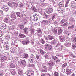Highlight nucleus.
<instances>
[{"label": "nucleus", "instance_id": "34", "mask_svg": "<svg viewBox=\"0 0 76 76\" xmlns=\"http://www.w3.org/2000/svg\"><path fill=\"white\" fill-rule=\"evenodd\" d=\"M23 31L25 34H28V28H24Z\"/></svg>", "mask_w": 76, "mask_h": 76}, {"label": "nucleus", "instance_id": "37", "mask_svg": "<svg viewBox=\"0 0 76 76\" xmlns=\"http://www.w3.org/2000/svg\"><path fill=\"white\" fill-rule=\"evenodd\" d=\"M8 4L9 6L12 7V6H13V3H12L11 2H10L8 3Z\"/></svg>", "mask_w": 76, "mask_h": 76}, {"label": "nucleus", "instance_id": "4", "mask_svg": "<svg viewBox=\"0 0 76 76\" xmlns=\"http://www.w3.org/2000/svg\"><path fill=\"white\" fill-rule=\"evenodd\" d=\"M35 56L33 55H32L29 58L28 62L31 63H34L35 62Z\"/></svg>", "mask_w": 76, "mask_h": 76}, {"label": "nucleus", "instance_id": "20", "mask_svg": "<svg viewBox=\"0 0 76 76\" xmlns=\"http://www.w3.org/2000/svg\"><path fill=\"white\" fill-rule=\"evenodd\" d=\"M64 1H62L59 3L58 5L59 7H64Z\"/></svg>", "mask_w": 76, "mask_h": 76}, {"label": "nucleus", "instance_id": "11", "mask_svg": "<svg viewBox=\"0 0 76 76\" xmlns=\"http://www.w3.org/2000/svg\"><path fill=\"white\" fill-rule=\"evenodd\" d=\"M2 9L4 11L7 12L9 9V8L7 5H4L3 6Z\"/></svg>", "mask_w": 76, "mask_h": 76}, {"label": "nucleus", "instance_id": "28", "mask_svg": "<svg viewBox=\"0 0 76 76\" xmlns=\"http://www.w3.org/2000/svg\"><path fill=\"white\" fill-rule=\"evenodd\" d=\"M75 27V25H72L71 26H69L68 28V29H73Z\"/></svg>", "mask_w": 76, "mask_h": 76}, {"label": "nucleus", "instance_id": "8", "mask_svg": "<svg viewBox=\"0 0 76 76\" xmlns=\"http://www.w3.org/2000/svg\"><path fill=\"white\" fill-rule=\"evenodd\" d=\"M45 48L46 50H51L52 49V46L48 44H46L45 46Z\"/></svg>", "mask_w": 76, "mask_h": 76}, {"label": "nucleus", "instance_id": "57", "mask_svg": "<svg viewBox=\"0 0 76 76\" xmlns=\"http://www.w3.org/2000/svg\"><path fill=\"white\" fill-rule=\"evenodd\" d=\"M10 68H14V67H15V65L13 64L10 65Z\"/></svg>", "mask_w": 76, "mask_h": 76}, {"label": "nucleus", "instance_id": "52", "mask_svg": "<svg viewBox=\"0 0 76 76\" xmlns=\"http://www.w3.org/2000/svg\"><path fill=\"white\" fill-rule=\"evenodd\" d=\"M52 31H53V32L54 33H55V34H56V33H57V29H56V28H55V29H53L52 30Z\"/></svg>", "mask_w": 76, "mask_h": 76}, {"label": "nucleus", "instance_id": "64", "mask_svg": "<svg viewBox=\"0 0 76 76\" xmlns=\"http://www.w3.org/2000/svg\"><path fill=\"white\" fill-rule=\"evenodd\" d=\"M54 76H57V72H54Z\"/></svg>", "mask_w": 76, "mask_h": 76}, {"label": "nucleus", "instance_id": "3", "mask_svg": "<svg viewBox=\"0 0 76 76\" xmlns=\"http://www.w3.org/2000/svg\"><path fill=\"white\" fill-rule=\"evenodd\" d=\"M37 34L38 36V38L39 39L42 37V30L41 29L39 28L36 30Z\"/></svg>", "mask_w": 76, "mask_h": 76}, {"label": "nucleus", "instance_id": "33", "mask_svg": "<svg viewBox=\"0 0 76 76\" xmlns=\"http://www.w3.org/2000/svg\"><path fill=\"white\" fill-rule=\"evenodd\" d=\"M11 72V74H12V75H16V71L15 69H12Z\"/></svg>", "mask_w": 76, "mask_h": 76}, {"label": "nucleus", "instance_id": "31", "mask_svg": "<svg viewBox=\"0 0 76 76\" xmlns=\"http://www.w3.org/2000/svg\"><path fill=\"white\" fill-rule=\"evenodd\" d=\"M31 9L35 12H38V10L36 9L34 6H33L31 7Z\"/></svg>", "mask_w": 76, "mask_h": 76}, {"label": "nucleus", "instance_id": "60", "mask_svg": "<svg viewBox=\"0 0 76 76\" xmlns=\"http://www.w3.org/2000/svg\"><path fill=\"white\" fill-rule=\"evenodd\" d=\"M68 24L67 22H66L65 23L62 25V26H67V25Z\"/></svg>", "mask_w": 76, "mask_h": 76}, {"label": "nucleus", "instance_id": "27", "mask_svg": "<svg viewBox=\"0 0 76 76\" xmlns=\"http://www.w3.org/2000/svg\"><path fill=\"white\" fill-rule=\"evenodd\" d=\"M58 35H60L61 34V33H62V29H61V28L59 27L58 28Z\"/></svg>", "mask_w": 76, "mask_h": 76}, {"label": "nucleus", "instance_id": "35", "mask_svg": "<svg viewBox=\"0 0 76 76\" xmlns=\"http://www.w3.org/2000/svg\"><path fill=\"white\" fill-rule=\"evenodd\" d=\"M18 6L19 7H20L22 8V7L24 6V4L20 2L19 5H18Z\"/></svg>", "mask_w": 76, "mask_h": 76}, {"label": "nucleus", "instance_id": "21", "mask_svg": "<svg viewBox=\"0 0 76 76\" xmlns=\"http://www.w3.org/2000/svg\"><path fill=\"white\" fill-rule=\"evenodd\" d=\"M42 23L44 24V25H48L50 22H49V21L44 20L42 21Z\"/></svg>", "mask_w": 76, "mask_h": 76}, {"label": "nucleus", "instance_id": "50", "mask_svg": "<svg viewBox=\"0 0 76 76\" xmlns=\"http://www.w3.org/2000/svg\"><path fill=\"white\" fill-rule=\"evenodd\" d=\"M19 28L20 29H22L24 28V25H19Z\"/></svg>", "mask_w": 76, "mask_h": 76}, {"label": "nucleus", "instance_id": "9", "mask_svg": "<svg viewBox=\"0 0 76 76\" xmlns=\"http://www.w3.org/2000/svg\"><path fill=\"white\" fill-rule=\"evenodd\" d=\"M33 71L31 69H29L27 72V75L28 76H33Z\"/></svg>", "mask_w": 76, "mask_h": 76}, {"label": "nucleus", "instance_id": "13", "mask_svg": "<svg viewBox=\"0 0 76 76\" xmlns=\"http://www.w3.org/2000/svg\"><path fill=\"white\" fill-rule=\"evenodd\" d=\"M71 40L74 43H76V37L75 35H72L71 37Z\"/></svg>", "mask_w": 76, "mask_h": 76}, {"label": "nucleus", "instance_id": "41", "mask_svg": "<svg viewBox=\"0 0 76 76\" xmlns=\"http://www.w3.org/2000/svg\"><path fill=\"white\" fill-rule=\"evenodd\" d=\"M70 56L72 57V58H76V55H75L72 53H71V54Z\"/></svg>", "mask_w": 76, "mask_h": 76}, {"label": "nucleus", "instance_id": "6", "mask_svg": "<svg viewBox=\"0 0 76 76\" xmlns=\"http://www.w3.org/2000/svg\"><path fill=\"white\" fill-rule=\"evenodd\" d=\"M6 25L4 23H3L1 25L0 29L2 31H5L6 29Z\"/></svg>", "mask_w": 76, "mask_h": 76}, {"label": "nucleus", "instance_id": "54", "mask_svg": "<svg viewBox=\"0 0 76 76\" xmlns=\"http://www.w3.org/2000/svg\"><path fill=\"white\" fill-rule=\"evenodd\" d=\"M23 72L22 71L18 70V73L19 74H20V75H21L22 73V72Z\"/></svg>", "mask_w": 76, "mask_h": 76}, {"label": "nucleus", "instance_id": "12", "mask_svg": "<svg viewBox=\"0 0 76 76\" xmlns=\"http://www.w3.org/2000/svg\"><path fill=\"white\" fill-rule=\"evenodd\" d=\"M18 51L17 52V54H19L20 56H22L23 54V51L22 49L19 48Z\"/></svg>", "mask_w": 76, "mask_h": 76}, {"label": "nucleus", "instance_id": "15", "mask_svg": "<svg viewBox=\"0 0 76 76\" xmlns=\"http://www.w3.org/2000/svg\"><path fill=\"white\" fill-rule=\"evenodd\" d=\"M53 12V9L51 8H47L46 10V13L48 14L51 13Z\"/></svg>", "mask_w": 76, "mask_h": 76}, {"label": "nucleus", "instance_id": "42", "mask_svg": "<svg viewBox=\"0 0 76 76\" xmlns=\"http://www.w3.org/2000/svg\"><path fill=\"white\" fill-rule=\"evenodd\" d=\"M23 58H27L28 57V54H24L23 56Z\"/></svg>", "mask_w": 76, "mask_h": 76}, {"label": "nucleus", "instance_id": "61", "mask_svg": "<svg viewBox=\"0 0 76 76\" xmlns=\"http://www.w3.org/2000/svg\"><path fill=\"white\" fill-rule=\"evenodd\" d=\"M26 6H27V7H29V3L27 2H26Z\"/></svg>", "mask_w": 76, "mask_h": 76}, {"label": "nucleus", "instance_id": "44", "mask_svg": "<svg viewBox=\"0 0 76 76\" xmlns=\"http://www.w3.org/2000/svg\"><path fill=\"white\" fill-rule=\"evenodd\" d=\"M40 54L43 55L45 53V52L43 50H42V49H40Z\"/></svg>", "mask_w": 76, "mask_h": 76}, {"label": "nucleus", "instance_id": "55", "mask_svg": "<svg viewBox=\"0 0 76 76\" xmlns=\"http://www.w3.org/2000/svg\"><path fill=\"white\" fill-rule=\"evenodd\" d=\"M23 23H24V24H26V19H23Z\"/></svg>", "mask_w": 76, "mask_h": 76}, {"label": "nucleus", "instance_id": "49", "mask_svg": "<svg viewBox=\"0 0 76 76\" xmlns=\"http://www.w3.org/2000/svg\"><path fill=\"white\" fill-rule=\"evenodd\" d=\"M11 51L12 53H15L16 51V48H14L11 50Z\"/></svg>", "mask_w": 76, "mask_h": 76}, {"label": "nucleus", "instance_id": "36", "mask_svg": "<svg viewBox=\"0 0 76 76\" xmlns=\"http://www.w3.org/2000/svg\"><path fill=\"white\" fill-rule=\"evenodd\" d=\"M40 42L42 43V44H44L45 43V42L44 41V39L43 38H41L40 40Z\"/></svg>", "mask_w": 76, "mask_h": 76}, {"label": "nucleus", "instance_id": "2", "mask_svg": "<svg viewBox=\"0 0 76 76\" xmlns=\"http://www.w3.org/2000/svg\"><path fill=\"white\" fill-rule=\"evenodd\" d=\"M48 64L49 66V67H48V70L50 71L53 68V66L54 65V62L52 60L50 61L48 63Z\"/></svg>", "mask_w": 76, "mask_h": 76}, {"label": "nucleus", "instance_id": "59", "mask_svg": "<svg viewBox=\"0 0 76 76\" xmlns=\"http://www.w3.org/2000/svg\"><path fill=\"white\" fill-rule=\"evenodd\" d=\"M48 54H45V56L44 57L47 59L48 58Z\"/></svg>", "mask_w": 76, "mask_h": 76}, {"label": "nucleus", "instance_id": "51", "mask_svg": "<svg viewBox=\"0 0 76 76\" xmlns=\"http://www.w3.org/2000/svg\"><path fill=\"white\" fill-rule=\"evenodd\" d=\"M53 59L54 60H56L57 59V57L56 56H53L52 57Z\"/></svg>", "mask_w": 76, "mask_h": 76}, {"label": "nucleus", "instance_id": "46", "mask_svg": "<svg viewBox=\"0 0 76 76\" xmlns=\"http://www.w3.org/2000/svg\"><path fill=\"white\" fill-rule=\"evenodd\" d=\"M12 33L13 34H14L15 35H17L18 34V33L16 31H13Z\"/></svg>", "mask_w": 76, "mask_h": 76}, {"label": "nucleus", "instance_id": "30", "mask_svg": "<svg viewBox=\"0 0 76 76\" xmlns=\"http://www.w3.org/2000/svg\"><path fill=\"white\" fill-rule=\"evenodd\" d=\"M7 57L6 56H4L2 57L1 59V60L2 62L3 61L5 60H7Z\"/></svg>", "mask_w": 76, "mask_h": 76}, {"label": "nucleus", "instance_id": "48", "mask_svg": "<svg viewBox=\"0 0 76 76\" xmlns=\"http://www.w3.org/2000/svg\"><path fill=\"white\" fill-rule=\"evenodd\" d=\"M5 37L6 39H7V40H9L10 39V36L8 35H5Z\"/></svg>", "mask_w": 76, "mask_h": 76}, {"label": "nucleus", "instance_id": "14", "mask_svg": "<svg viewBox=\"0 0 76 76\" xmlns=\"http://www.w3.org/2000/svg\"><path fill=\"white\" fill-rule=\"evenodd\" d=\"M10 17L13 20H15L16 19V14L14 13H11L10 15Z\"/></svg>", "mask_w": 76, "mask_h": 76}, {"label": "nucleus", "instance_id": "39", "mask_svg": "<svg viewBox=\"0 0 76 76\" xmlns=\"http://www.w3.org/2000/svg\"><path fill=\"white\" fill-rule=\"evenodd\" d=\"M16 15H17V17L18 18H19L21 16V15L20 14V13L19 12H18L16 13Z\"/></svg>", "mask_w": 76, "mask_h": 76}, {"label": "nucleus", "instance_id": "26", "mask_svg": "<svg viewBox=\"0 0 76 76\" xmlns=\"http://www.w3.org/2000/svg\"><path fill=\"white\" fill-rule=\"evenodd\" d=\"M71 72H72V70L67 69L66 70V73L67 75H69V74L71 73Z\"/></svg>", "mask_w": 76, "mask_h": 76}, {"label": "nucleus", "instance_id": "43", "mask_svg": "<svg viewBox=\"0 0 76 76\" xmlns=\"http://www.w3.org/2000/svg\"><path fill=\"white\" fill-rule=\"evenodd\" d=\"M43 16L44 19H47L48 17V15L46 14L45 13H43Z\"/></svg>", "mask_w": 76, "mask_h": 76}, {"label": "nucleus", "instance_id": "16", "mask_svg": "<svg viewBox=\"0 0 76 76\" xmlns=\"http://www.w3.org/2000/svg\"><path fill=\"white\" fill-rule=\"evenodd\" d=\"M42 71L44 73H46L47 72V67L46 66H42Z\"/></svg>", "mask_w": 76, "mask_h": 76}, {"label": "nucleus", "instance_id": "58", "mask_svg": "<svg viewBox=\"0 0 76 76\" xmlns=\"http://www.w3.org/2000/svg\"><path fill=\"white\" fill-rule=\"evenodd\" d=\"M76 46L75 45H72V49H75L76 48Z\"/></svg>", "mask_w": 76, "mask_h": 76}, {"label": "nucleus", "instance_id": "47", "mask_svg": "<svg viewBox=\"0 0 76 76\" xmlns=\"http://www.w3.org/2000/svg\"><path fill=\"white\" fill-rule=\"evenodd\" d=\"M26 42L27 43V44H28L29 43V38H27L26 39Z\"/></svg>", "mask_w": 76, "mask_h": 76}, {"label": "nucleus", "instance_id": "19", "mask_svg": "<svg viewBox=\"0 0 76 76\" xmlns=\"http://www.w3.org/2000/svg\"><path fill=\"white\" fill-rule=\"evenodd\" d=\"M59 38L61 42H63V41H64L65 38H64V37H63V36H59Z\"/></svg>", "mask_w": 76, "mask_h": 76}, {"label": "nucleus", "instance_id": "24", "mask_svg": "<svg viewBox=\"0 0 76 76\" xmlns=\"http://www.w3.org/2000/svg\"><path fill=\"white\" fill-rule=\"evenodd\" d=\"M11 45H18V43L16 42V41L12 40V41Z\"/></svg>", "mask_w": 76, "mask_h": 76}, {"label": "nucleus", "instance_id": "56", "mask_svg": "<svg viewBox=\"0 0 76 76\" xmlns=\"http://www.w3.org/2000/svg\"><path fill=\"white\" fill-rule=\"evenodd\" d=\"M59 13H63V10H60V11L58 10V12Z\"/></svg>", "mask_w": 76, "mask_h": 76}, {"label": "nucleus", "instance_id": "5", "mask_svg": "<svg viewBox=\"0 0 76 76\" xmlns=\"http://www.w3.org/2000/svg\"><path fill=\"white\" fill-rule=\"evenodd\" d=\"M19 64H20V65L22 66H26V61L25 60H22L20 61Z\"/></svg>", "mask_w": 76, "mask_h": 76}, {"label": "nucleus", "instance_id": "10", "mask_svg": "<svg viewBox=\"0 0 76 76\" xmlns=\"http://www.w3.org/2000/svg\"><path fill=\"white\" fill-rule=\"evenodd\" d=\"M70 6L73 9H75L76 7V3L75 1H72L70 3Z\"/></svg>", "mask_w": 76, "mask_h": 76}, {"label": "nucleus", "instance_id": "32", "mask_svg": "<svg viewBox=\"0 0 76 76\" xmlns=\"http://www.w3.org/2000/svg\"><path fill=\"white\" fill-rule=\"evenodd\" d=\"M48 37L49 40H52L54 39V37L53 36L48 35Z\"/></svg>", "mask_w": 76, "mask_h": 76}, {"label": "nucleus", "instance_id": "53", "mask_svg": "<svg viewBox=\"0 0 76 76\" xmlns=\"http://www.w3.org/2000/svg\"><path fill=\"white\" fill-rule=\"evenodd\" d=\"M22 44L23 45H25V44H27V43L25 40H23L22 42Z\"/></svg>", "mask_w": 76, "mask_h": 76}, {"label": "nucleus", "instance_id": "29", "mask_svg": "<svg viewBox=\"0 0 76 76\" xmlns=\"http://www.w3.org/2000/svg\"><path fill=\"white\" fill-rule=\"evenodd\" d=\"M25 35L23 34H20L19 35V37L20 38H25Z\"/></svg>", "mask_w": 76, "mask_h": 76}, {"label": "nucleus", "instance_id": "17", "mask_svg": "<svg viewBox=\"0 0 76 76\" xmlns=\"http://www.w3.org/2000/svg\"><path fill=\"white\" fill-rule=\"evenodd\" d=\"M69 22L70 23H75V19L73 17H71L69 20Z\"/></svg>", "mask_w": 76, "mask_h": 76}, {"label": "nucleus", "instance_id": "38", "mask_svg": "<svg viewBox=\"0 0 76 76\" xmlns=\"http://www.w3.org/2000/svg\"><path fill=\"white\" fill-rule=\"evenodd\" d=\"M67 65V64L66 62L65 63L62 65V68H64V67H66Z\"/></svg>", "mask_w": 76, "mask_h": 76}, {"label": "nucleus", "instance_id": "45", "mask_svg": "<svg viewBox=\"0 0 76 76\" xmlns=\"http://www.w3.org/2000/svg\"><path fill=\"white\" fill-rule=\"evenodd\" d=\"M60 61V60L59 59H58L57 60V63H58V67H60L61 66V64L60 63V62H59Z\"/></svg>", "mask_w": 76, "mask_h": 76}, {"label": "nucleus", "instance_id": "40", "mask_svg": "<svg viewBox=\"0 0 76 76\" xmlns=\"http://www.w3.org/2000/svg\"><path fill=\"white\" fill-rule=\"evenodd\" d=\"M67 21V20L64 19H62V20H61V23H64L65 22H66Z\"/></svg>", "mask_w": 76, "mask_h": 76}, {"label": "nucleus", "instance_id": "62", "mask_svg": "<svg viewBox=\"0 0 76 76\" xmlns=\"http://www.w3.org/2000/svg\"><path fill=\"white\" fill-rule=\"evenodd\" d=\"M58 45V46H59V47H61V43L60 42H59L57 44Z\"/></svg>", "mask_w": 76, "mask_h": 76}, {"label": "nucleus", "instance_id": "22", "mask_svg": "<svg viewBox=\"0 0 76 76\" xmlns=\"http://www.w3.org/2000/svg\"><path fill=\"white\" fill-rule=\"evenodd\" d=\"M29 29L31 31L30 33L31 35L34 34V32H35V29L32 27L30 28Z\"/></svg>", "mask_w": 76, "mask_h": 76}, {"label": "nucleus", "instance_id": "23", "mask_svg": "<svg viewBox=\"0 0 76 76\" xmlns=\"http://www.w3.org/2000/svg\"><path fill=\"white\" fill-rule=\"evenodd\" d=\"M59 50H66V48H64V47L63 45H61L60 46H59L58 48Z\"/></svg>", "mask_w": 76, "mask_h": 76}, {"label": "nucleus", "instance_id": "1", "mask_svg": "<svg viewBox=\"0 0 76 76\" xmlns=\"http://www.w3.org/2000/svg\"><path fill=\"white\" fill-rule=\"evenodd\" d=\"M4 21L6 23H8L10 25H12L14 23L13 20L12 19L9 20V18L8 17L7 18H4Z\"/></svg>", "mask_w": 76, "mask_h": 76}, {"label": "nucleus", "instance_id": "63", "mask_svg": "<svg viewBox=\"0 0 76 76\" xmlns=\"http://www.w3.org/2000/svg\"><path fill=\"white\" fill-rule=\"evenodd\" d=\"M3 15V11L0 10V16H1Z\"/></svg>", "mask_w": 76, "mask_h": 76}, {"label": "nucleus", "instance_id": "25", "mask_svg": "<svg viewBox=\"0 0 76 76\" xmlns=\"http://www.w3.org/2000/svg\"><path fill=\"white\" fill-rule=\"evenodd\" d=\"M64 45L66 46V47H70L71 43L69 42L66 43L64 44Z\"/></svg>", "mask_w": 76, "mask_h": 76}, {"label": "nucleus", "instance_id": "18", "mask_svg": "<svg viewBox=\"0 0 76 76\" xmlns=\"http://www.w3.org/2000/svg\"><path fill=\"white\" fill-rule=\"evenodd\" d=\"M33 18L34 21H37L38 19V15H37L35 14V15H33Z\"/></svg>", "mask_w": 76, "mask_h": 76}, {"label": "nucleus", "instance_id": "7", "mask_svg": "<svg viewBox=\"0 0 76 76\" xmlns=\"http://www.w3.org/2000/svg\"><path fill=\"white\" fill-rule=\"evenodd\" d=\"M10 47V45L7 42H5L4 44V48L5 50H8Z\"/></svg>", "mask_w": 76, "mask_h": 76}]
</instances>
